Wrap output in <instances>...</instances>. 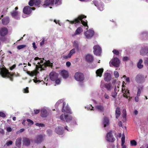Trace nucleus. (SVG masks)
<instances>
[{
  "instance_id": "45",
  "label": "nucleus",
  "mask_w": 148,
  "mask_h": 148,
  "mask_svg": "<svg viewBox=\"0 0 148 148\" xmlns=\"http://www.w3.org/2000/svg\"><path fill=\"white\" fill-rule=\"evenodd\" d=\"M114 75L115 77L116 78H118L119 76V74L117 71H115L114 72Z\"/></svg>"
},
{
  "instance_id": "46",
  "label": "nucleus",
  "mask_w": 148,
  "mask_h": 148,
  "mask_svg": "<svg viewBox=\"0 0 148 148\" xmlns=\"http://www.w3.org/2000/svg\"><path fill=\"white\" fill-rule=\"evenodd\" d=\"M142 89V87H141L139 88L138 89L137 95L138 96H140L141 93V91Z\"/></svg>"
},
{
  "instance_id": "51",
  "label": "nucleus",
  "mask_w": 148,
  "mask_h": 148,
  "mask_svg": "<svg viewBox=\"0 0 148 148\" xmlns=\"http://www.w3.org/2000/svg\"><path fill=\"white\" fill-rule=\"evenodd\" d=\"M113 53L115 54L116 55H119V52L117 50L115 49H114L112 51Z\"/></svg>"
},
{
  "instance_id": "5",
  "label": "nucleus",
  "mask_w": 148,
  "mask_h": 148,
  "mask_svg": "<svg viewBox=\"0 0 148 148\" xmlns=\"http://www.w3.org/2000/svg\"><path fill=\"white\" fill-rule=\"evenodd\" d=\"M63 102V100H60L56 103L55 106H58L61 103H63V106L62 110V112H65L71 114V110H70V108L68 106L65 107V105L66 104L65 103Z\"/></svg>"
},
{
  "instance_id": "18",
  "label": "nucleus",
  "mask_w": 148,
  "mask_h": 148,
  "mask_svg": "<svg viewBox=\"0 0 148 148\" xmlns=\"http://www.w3.org/2000/svg\"><path fill=\"white\" fill-rule=\"evenodd\" d=\"M32 141V140L29 139V138H23V145L28 146L29 145L30 142Z\"/></svg>"
},
{
  "instance_id": "6",
  "label": "nucleus",
  "mask_w": 148,
  "mask_h": 148,
  "mask_svg": "<svg viewBox=\"0 0 148 148\" xmlns=\"http://www.w3.org/2000/svg\"><path fill=\"white\" fill-rule=\"evenodd\" d=\"M74 77L77 81L80 82H83L84 79V75L80 72H76L75 74Z\"/></svg>"
},
{
  "instance_id": "33",
  "label": "nucleus",
  "mask_w": 148,
  "mask_h": 148,
  "mask_svg": "<svg viewBox=\"0 0 148 148\" xmlns=\"http://www.w3.org/2000/svg\"><path fill=\"white\" fill-rule=\"evenodd\" d=\"M105 87L108 90H110L113 88V86L110 83L104 84Z\"/></svg>"
},
{
  "instance_id": "15",
  "label": "nucleus",
  "mask_w": 148,
  "mask_h": 148,
  "mask_svg": "<svg viewBox=\"0 0 148 148\" xmlns=\"http://www.w3.org/2000/svg\"><path fill=\"white\" fill-rule=\"evenodd\" d=\"M84 34L87 38H91L93 36L94 31L92 30L89 29L85 32Z\"/></svg>"
},
{
  "instance_id": "13",
  "label": "nucleus",
  "mask_w": 148,
  "mask_h": 148,
  "mask_svg": "<svg viewBox=\"0 0 148 148\" xmlns=\"http://www.w3.org/2000/svg\"><path fill=\"white\" fill-rule=\"evenodd\" d=\"M93 2L95 5L97 7L98 10L102 11L104 9V6L102 3L100 2H99L96 1H94Z\"/></svg>"
},
{
  "instance_id": "49",
  "label": "nucleus",
  "mask_w": 148,
  "mask_h": 148,
  "mask_svg": "<svg viewBox=\"0 0 148 148\" xmlns=\"http://www.w3.org/2000/svg\"><path fill=\"white\" fill-rule=\"evenodd\" d=\"M34 3V0H30L29 2V4L30 6H32L33 5Z\"/></svg>"
},
{
  "instance_id": "40",
  "label": "nucleus",
  "mask_w": 148,
  "mask_h": 148,
  "mask_svg": "<svg viewBox=\"0 0 148 148\" xmlns=\"http://www.w3.org/2000/svg\"><path fill=\"white\" fill-rule=\"evenodd\" d=\"M55 1V2L54 5H55L56 6L60 5L62 3L61 0H54V1Z\"/></svg>"
},
{
  "instance_id": "10",
  "label": "nucleus",
  "mask_w": 148,
  "mask_h": 148,
  "mask_svg": "<svg viewBox=\"0 0 148 148\" xmlns=\"http://www.w3.org/2000/svg\"><path fill=\"white\" fill-rule=\"evenodd\" d=\"M93 52L97 56H99L101 52V48L98 45L95 46L93 47Z\"/></svg>"
},
{
  "instance_id": "4",
  "label": "nucleus",
  "mask_w": 148,
  "mask_h": 148,
  "mask_svg": "<svg viewBox=\"0 0 148 148\" xmlns=\"http://www.w3.org/2000/svg\"><path fill=\"white\" fill-rule=\"evenodd\" d=\"M60 119L62 121H66L67 122H69L71 121H72V125H74L76 124V122L74 120H72V118L71 116L65 115V114H62L60 116Z\"/></svg>"
},
{
  "instance_id": "22",
  "label": "nucleus",
  "mask_w": 148,
  "mask_h": 148,
  "mask_svg": "<svg viewBox=\"0 0 148 148\" xmlns=\"http://www.w3.org/2000/svg\"><path fill=\"white\" fill-rule=\"evenodd\" d=\"M75 53V48H73L71 49L69 53L67 55H64L63 58L65 59L70 58Z\"/></svg>"
},
{
  "instance_id": "56",
  "label": "nucleus",
  "mask_w": 148,
  "mask_h": 148,
  "mask_svg": "<svg viewBox=\"0 0 148 148\" xmlns=\"http://www.w3.org/2000/svg\"><path fill=\"white\" fill-rule=\"evenodd\" d=\"M12 129L10 127H7L6 128V130L8 132H10L12 131Z\"/></svg>"
},
{
  "instance_id": "31",
  "label": "nucleus",
  "mask_w": 148,
  "mask_h": 148,
  "mask_svg": "<svg viewBox=\"0 0 148 148\" xmlns=\"http://www.w3.org/2000/svg\"><path fill=\"white\" fill-rule=\"evenodd\" d=\"M103 71V69L102 68L99 69L97 70L96 72V76H99L100 77H101L102 73Z\"/></svg>"
},
{
  "instance_id": "34",
  "label": "nucleus",
  "mask_w": 148,
  "mask_h": 148,
  "mask_svg": "<svg viewBox=\"0 0 148 148\" xmlns=\"http://www.w3.org/2000/svg\"><path fill=\"white\" fill-rule=\"evenodd\" d=\"M73 47L77 49L78 50L79 49V42L77 40H75L73 42Z\"/></svg>"
},
{
  "instance_id": "59",
  "label": "nucleus",
  "mask_w": 148,
  "mask_h": 148,
  "mask_svg": "<svg viewBox=\"0 0 148 148\" xmlns=\"http://www.w3.org/2000/svg\"><path fill=\"white\" fill-rule=\"evenodd\" d=\"M66 65L67 66L69 67L71 65V63L70 62L67 61L66 62Z\"/></svg>"
},
{
  "instance_id": "20",
  "label": "nucleus",
  "mask_w": 148,
  "mask_h": 148,
  "mask_svg": "<svg viewBox=\"0 0 148 148\" xmlns=\"http://www.w3.org/2000/svg\"><path fill=\"white\" fill-rule=\"evenodd\" d=\"M148 51V47H142L140 51V53L141 55H146Z\"/></svg>"
},
{
  "instance_id": "26",
  "label": "nucleus",
  "mask_w": 148,
  "mask_h": 148,
  "mask_svg": "<svg viewBox=\"0 0 148 148\" xmlns=\"http://www.w3.org/2000/svg\"><path fill=\"white\" fill-rule=\"evenodd\" d=\"M95 108L98 111L100 112H103L104 110V106L101 104H99L96 106L95 107Z\"/></svg>"
},
{
  "instance_id": "19",
  "label": "nucleus",
  "mask_w": 148,
  "mask_h": 148,
  "mask_svg": "<svg viewBox=\"0 0 148 148\" xmlns=\"http://www.w3.org/2000/svg\"><path fill=\"white\" fill-rule=\"evenodd\" d=\"M8 33V30L6 27H3L0 29V35L4 36L6 35Z\"/></svg>"
},
{
  "instance_id": "53",
  "label": "nucleus",
  "mask_w": 148,
  "mask_h": 148,
  "mask_svg": "<svg viewBox=\"0 0 148 148\" xmlns=\"http://www.w3.org/2000/svg\"><path fill=\"white\" fill-rule=\"evenodd\" d=\"M117 93L115 92H112V96L114 98H115L117 95Z\"/></svg>"
},
{
  "instance_id": "38",
  "label": "nucleus",
  "mask_w": 148,
  "mask_h": 148,
  "mask_svg": "<svg viewBox=\"0 0 148 148\" xmlns=\"http://www.w3.org/2000/svg\"><path fill=\"white\" fill-rule=\"evenodd\" d=\"M140 36L142 37H144L146 38V39H148V33L143 32L140 34Z\"/></svg>"
},
{
  "instance_id": "42",
  "label": "nucleus",
  "mask_w": 148,
  "mask_h": 148,
  "mask_svg": "<svg viewBox=\"0 0 148 148\" xmlns=\"http://www.w3.org/2000/svg\"><path fill=\"white\" fill-rule=\"evenodd\" d=\"M34 4L36 5H38L40 3L41 0H34Z\"/></svg>"
},
{
  "instance_id": "17",
  "label": "nucleus",
  "mask_w": 148,
  "mask_h": 148,
  "mask_svg": "<svg viewBox=\"0 0 148 148\" xmlns=\"http://www.w3.org/2000/svg\"><path fill=\"white\" fill-rule=\"evenodd\" d=\"M12 16L16 19H19L20 18V13L18 11L13 10L11 12Z\"/></svg>"
},
{
  "instance_id": "60",
  "label": "nucleus",
  "mask_w": 148,
  "mask_h": 148,
  "mask_svg": "<svg viewBox=\"0 0 148 148\" xmlns=\"http://www.w3.org/2000/svg\"><path fill=\"white\" fill-rule=\"evenodd\" d=\"M128 59H129V58L128 57H126V56L124 57L123 58V60L124 61H126L128 60Z\"/></svg>"
},
{
  "instance_id": "50",
  "label": "nucleus",
  "mask_w": 148,
  "mask_h": 148,
  "mask_svg": "<svg viewBox=\"0 0 148 148\" xmlns=\"http://www.w3.org/2000/svg\"><path fill=\"white\" fill-rule=\"evenodd\" d=\"M123 118H125L126 115V111L125 110H123Z\"/></svg>"
},
{
  "instance_id": "48",
  "label": "nucleus",
  "mask_w": 148,
  "mask_h": 148,
  "mask_svg": "<svg viewBox=\"0 0 148 148\" xmlns=\"http://www.w3.org/2000/svg\"><path fill=\"white\" fill-rule=\"evenodd\" d=\"M125 142V136L124 135L121 138V144H124Z\"/></svg>"
},
{
  "instance_id": "44",
  "label": "nucleus",
  "mask_w": 148,
  "mask_h": 148,
  "mask_svg": "<svg viewBox=\"0 0 148 148\" xmlns=\"http://www.w3.org/2000/svg\"><path fill=\"white\" fill-rule=\"evenodd\" d=\"M86 108H87V110H94L93 109V107L92 106V105H89L88 106H87L85 107Z\"/></svg>"
},
{
  "instance_id": "16",
  "label": "nucleus",
  "mask_w": 148,
  "mask_h": 148,
  "mask_svg": "<svg viewBox=\"0 0 148 148\" xmlns=\"http://www.w3.org/2000/svg\"><path fill=\"white\" fill-rule=\"evenodd\" d=\"M44 137V136L43 135H40L38 136L36 138L35 143L37 144L40 143L43 141Z\"/></svg>"
},
{
  "instance_id": "63",
  "label": "nucleus",
  "mask_w": 148,
  "mask_h": 148,
  "mask_svg": "<svg viewBox=\"0 0 148 148\" xmlns=\"http://www.w3.org/2000/svg\"><path fill=\"white\" fill-rule=\"evenodd\" d=\"M138 96H139L137 95V96L135 97V100L136 102H138L139 101Z\"/></svg>"
},
{
  "instance_id": "52",
  "label": "nucleus",
  "mask_w": 148,
  "mask_h": 148,
  "mask_svg": "<svg viewBox=\"0 0 148 148\" xmlns=\"http://www.w3.org/2000/svg\"><path fill=\"white\" fill-rule=\"evenodd\" d=\"M36 125L38 126L39 127H44L45 126L44 124L42 123H36Z\"/></svg>"
},
{
  "instance_id": "32",
  "label": "nucleus",
  "mask_w": 148,
  "mask_h": 148,
  "mask_svg": "<svg viewBox=\"0 0 148 148\" xmlns=\"http://www.w3.org/2000/svg\"><path fill=\"white\" fill-rule=\"evenodd\" d=\"M86 59L88 62H90L93 61L94 60L93 56L90 54H88L86 56Z\"/></svg>"
},
{
  "instance_id": "9",
  "label": "nucleus",
  "mask_w": 148,
  "mask_h": 148,
  "mask_svg": "<svg viewBox=\"0 0 148 148\" xmlns=\"http://www.w3.org/2000/svg\"><path fill=\"white\" fill-rule=\"evenodd\" d=\"M124 83L123 82V83ZM123 83L122 85V92L123 94V96L124 97H125L126 98L128 99L129 100L131 99V97L130 96V94L129 92V90L127 88H125L124 86H123Z\"/></svg>"
},
{
  "instance_id": "21",
  "label": "nucleus",
  "mask_w": 148,
  "mask_h": 148,
  "mask_svg": "<svg viewBox=\"0 0 148 148\" xmlns=\"http://www.w3.org/2000/svg\"><path fill=\"white\" fill-rule=\"evenodd\" d=\"M51 79L52 81H55L58 77V74L55 72H51L49 74Z\"/></svg>"
},
{
  "instance_id": "14",
  "label": "nucleus",
  "mask_w": 148,
  "mask_h": 148,
  "mask_svg": "<svg viewBox=\"0 0 148 148\" xmlns=\"http://www.w3.org/2000/svg\"><path fill=\"white\" fill-rule=\"evenodd\" d=\"M54 0H45L43 6L46 7L47 6H53L54 5Z\"/></svg>"
},
{
  "instance_id": "62",
  "label": "nucleus",
  "mask_w": 148,
  "mask_h": 148,
  "mask_svg": "<svg viewBox=\"0 0 148 148\" xmlns=\"http://www.w3.org/2000/svg\"><path fill=\"white\" fill-rule=\"evenodd\" d=\"M32 45L33 47V48H34V49H35L37 48V47L35 43V42H34L32 43Z\"/></svg>"
},
{
  "instance_id": "55",
  "label": "nucleus",
  "mask_w": 148,
  "mask_h": 148,
  "mask_svg": "<svg viewBox=\"0 0 148 148\" xmlns=\"http://www.w3.org/2000/svg\"><path fill=\"white\" fill-rule=\"evenodd\" d=\"M0 116L2 117H5V115L3 112H0Z\"/></svg>"
},
{
  "instance_id": "27",
  "label": "nucleus",
  "mask_w": 148,
  "mask_h": 148,
  "mask_svg": "<svg viewBox=\"0 0 148 148\" xmlns=\"http://www.w3.org/2000/svg\"><path fill=\"white\" fill-rule=\"evenodd\" d=\"M10 22V19L8 17H5L2 20V24L4 25H7Z\"/></svg>"
},
{
  "instance_id": "1",
  "label": "nucleus",
  "mask_w": 148,
  "mask_h": 148,
  "mask_svg": "<svg viewBox=\"0 0 148 148\" xmlns=\"http://www.w3.org/2000/svg\"><path fill=\"white\" fill-rule=\"evenodd\" d=\"M30 62H32L36 66V69L33 71L30 72L27 71V73L31 76L34 75L36 76L39 73V71L45 70L46 66H51L53 62L48 61L47 63H43V60H41L40 58L38 57H36L34 60H31Z\"/></svg>"
},
{
  "instance_id": "25",
  "label": "nucleus",
  "mask_w": 148,
  "mask_h": 148,
  "mask_svg": "<svg viewBox=\"0 0 148 148\" xmlns=\"http://www.w3.org/2000/svg\"><path fill=\"white\" fill-rule=\"evenodd\" d=\"M40 111L41 116L43 117H46L48 115L47 110L44 108L41 109Z\"/></svg>"
},
{
  "instance_id": "41",
  "label": "nucleus",
  "mask_w": 148,
  "mask_h": 148,
  "mask_svg": "<svg viewBox=\"0 0 148 148\" xmlns=\"http://www.w3.org/2000/svg\"><path fill=\"white\" fill-rule=\"evenodd\" d=\"M26 121L28 122L27 125L28 126H31L34 123L33 121L30 119H27Z\"/></svg>"
},
{
  "instance_id": "39",
  "label": "nucleus",
  "mask_w": 148,
  "mask_h": 148,
  "mask_svg": "<svg viewBox=\"0 0 148 148\" xmlns=\"http://www.w3.org/2000/svg\"><path fill=\"white\" fill-rule=\"evenodd\" d=\"M130 145L132 146H136L137 145V142L134 140H132L130 141Z\"/></svg>"
},
{
  "instance_id": "58",
  "label": "nucleus",
  "mask_w": 148,
  "mask_h": 148,
  "mask_svg": "<svg viewBox=\"0 0 148 148\" xmlns=\"http://www.w3.org/2000/svg\"><path fill=\"white\" fill-rule=\"evenodd\" d=\"M55 81H56V84L57 85L59 84L60 82V81L59 79H57Z\"/></svg>"
},
{
  "instance_id": "37",
  "label": "nucleus",
  "mask_w": 148,
  "mask_h": 148,
  "mask_svg": "<svg viewBox=\"0 0 148 148\" xmlns=\"http://www.w3.org/2000/svg\"><path fill=\"white\" fill-rule=\"evenodd\" d=\"M83 30L82 29V28L79 27L76 30L75 34V35L79 34Z\"/></svg>"
},
{
  "instance_id": "35",
  "label": "nucleus",
  "mask_w": 148,
  "mask_h": 148,
  "mask_svg": "<svg viewBox=\"0 0 148 148\" xmlns=\"http://www.w3.org/2000/svg\"><path fill=\"white\" fill-rule=\"evenodd\" d=\"M116 118H118L120 116L121 114L120 109L119 108H117L116 111Z\"/></svg>"
},
{
  "instance_id": "24",
  "label": "nucleus",
  "mask_w": 148,
  "mask_h": 148,
  "mask_svg": "<svg viewBox=\"0 0 148 148\" xmlns=\"http://www.w3.org/2000/svg\"><path fill=\"white\" fill-rule=\"evenodd\" d=\"M61 75L63 77L64 79H66L69 76V73L66 70H63L61 71Z\"/></svg>"
},
{
  "instance_id": "12",
  "label": "nucleus",
  "mask_w": 148,
  "mask_h": 148,
  "mask_svg": "<svg viewBox=\"0 0 148 148\" xmlns=\"http://www.w3.org/2000/svg\"><path fill=\"white\" fill-rule=\"evenodd\" d=\"M106 139L108 141L110 142H113L115 140L111 132H109L107 134Z\"/></svg>"
},
{
  "instance_id": "3",
  "label": "nucleus",
  "mask_w": 148,
  "mask_h": 148,
  "mask_svg": "<svg viewBox=\"0 0 148 148\" xmlns=\"http://www.w3.org/2000/svg\"><path fill=\"white\" fill-rule=\"evenodd\" d=\"M86 18V16L82 15L79 16L77 18L75 19L74 21H71V23L72 24L74 23H79L80 21H81V23L83 25L87 27L86 29H87L88 27L87 25L86 20V22H85L82 20L83 18Z\"/></svg>"
},
{
  "instance_id": "47",
  "label": "nucleus",
  "mask_w": 148,
  "mask_h": 148,
  "mask_svg": "<svg viewBox=\"0 0 148 148\" xmlns=\"http://www.w3.org/2000/svg\"><path fill=\"white\" fill-rule=\"evenodd\" d=\"M12 143L13 142L11 140H9L6 143L5 145L7 146H9L12 145Z\"/></svg>"
},
{
  "instance_id": "36",
  "label": "nucleus",
  "mask_w": 148,
  "mask_h": 148,
  "mask_svg": "<svg viewBox=\"0 0 148 148\" xmlns=\"http://www.w3.org/2000/svg\"><path fill=\"white\" fill-rule=\"evenodd\" d=\"M143 61L142 59H140L137 64V67L139 69H141L143 67V65L142 64Z\"/></svg>"
},
{
  "instance_id": "29",
  "label": "nucleus",
  "mask_w": 148,
  "mask_h": 148,
  "mask_svg": "<svg viewBox=\"0 0 148 148\" xmlns=\"http://www.w3.org/2000/svg\"><path fill=\"white\" fill-rule=\"evenodd\" d=\"M103 123L104 127L108 126L110 124L109 120L108 118L107 117H104V118Z\"/></svg>"
},
{
  "instance_id": "54",
  "label": "nucleus",
  "mask_w": 148,
  "mask_h": 148,
  "mask_svg": "<svg viewBox=\"0 0 148 148\" xmlns=\"http://www.w3.org/2000/svg\"><path fill=\"white\" fill-rule=\"evenodd\" d=\"M103 97L106 99H108L109 98V95L106 93L104 94L103 95Z\"/></svg>"
},
{
  "instance_id": "8",
  "label": "nucleus",
  "mask_w": 148,
  "mask_h": 148,
  "mask_svg": "<svg viewBox=\"0 0 148 148\" xmlns=\"http://www.w3.org/2000/svg\"><path fill=\"white\" fill-rule=\"evenodd\" d=\"M146 77L143 75L138 74L135 77L136 81L138 83H142L145 82Z\"/></svg>"
},
{
  "instance_id": "7",
  "label": "nucleus",
  "mask_w": 148,
  "mask_h": 148,
  "mask_svg": "<svg viewBox=\"0 0 148 148\" xmlns=\"http://www.w3.org/2000/svg\"><path fill=\"white\" fill-rule=\"evenodd\" d=\"M120 62L119 59L117 58H113L110 62V66H113L114 67H118L119 66Z\"/></svg>"
},
{
  "instance_id": "2",
  "label": "nucleus",
  "mask_w": 148,
  "mask_h": 148,
  "mask_svg": "<svg viewBox=\"0 0 148 148\" xmlns=\"http://www.w3.org/2000/svg\"><path fill=\"white\" fill-rule=\"evenodd\" d=\"M0 74L3 77L9 78L10 80L12 81L11 77L13 75L10 73L3 65L0 66Z\"/></svg>"
},
{
  "instance_id": "23",
  "label": "nucleus",
  "mask_w": 148,
  "mask_h": 148,
  "mask_svg": "<svg viewBox=\"0 0 148 148\" xmlns=\"http://www.w3.org/2000/svg\"><path fill=\"white\" fill-rule=\"evenodd\" d=\"M55 131L57 134L60 135H62L64 133L63 127L60 126L58 127L55 130Z\"/></svg>"
},
{
  "instance_id": "64",
  "label": "nucleus",
  "mask_w": 148,
  "mask_h": 148,
  "mask_svg": "<svg viewBox=\"0 0 148 148\" xmlns=\"http://www.w3.org/2000/svg\"><path fill=\"white\" fill-rule=\"evenodd\" d=\"M144 63L145 64H148V58L145 59L144 61Z\"/></svg>"
},
{
  "instance_id": "11",
  "label": "nucleus",
  "mask_w": 148,
  "mask_h": 148,
  "mask_svg": "<svg viewBox=\"0 0 148 148\" xmlns=\"http://www.w3.org/2000/svg\"><path fill=\"white\" fill-rule=\"evenodd\" d=\"M32 10H35V8H32L29 6L25 7L23 9V12L25 14L29 15L31 13Z\"/></svg>"
},
{
  "instance_id": "57",
  "label": "nucleus",
  "mask_w": 148,
  "mask_h": 148,
  "mask_svg": "<svg viewBox=\"0 0 148 148\" xmlns=\"http://www.w3.org/2000/svg\"><path fill=\"white\" fill-rule=\"evenodd\" d=\"M28 88L26 87L25 88L23 89V92L24 93H28L29 92V90H28Z\"/></svg>"
},
{
  "instance_id": "43",
  "label": "nucleus",
  "mask_w": 148,
  "mask_h": 148,
  "mask_svg": "<svg viewBox=\"0 0 148 148\" xmlns=\"http://www.w3.org/2000/svg\"><path fill=\"white\" fill-rule=\"evenodd\" d=\"M26 46L25 45H19L17 46V49L18 50H20L25 48Z\"/></svg>"
},
{
  "instance_id": "30",
  "label": "nucleus",
  "mask_w": 148,
  "mask_h": 148,
  "mask_svg": "<svg viewBox=\"0 0 148 148\" xmlns=\"http://www.w3.org/2000/svg\"><path fill=\"white\" fill-rule=\"evenodd\" d=\"M21 140L22 138L21 137L18 138L16 140L15 145L18 148L21 147Z\"/></svg>"
},
{
  "instance_id": "28",
  "label": "nucleus",
  "mask_w": 148,
  "mask_h": 148,
  "mask_svg": "<svg viewBox=\"0 0 148 148\" xmlns=\"http://www.w3.org/2000/svg\"><path fill=\"white\" fill-rule=\"evenodd\" d=\"M111 79L110 74L109 73H106L104 75V80L107 82L110 81Z\"/></svg>"
},
{
  "instance_id": "61",
  "label": "nucleus",
  "mask_w": 148,
  "mask_h": 148,
  "mask_svg": "<svg viewBox=\"0 0 148 148\" xmlns=\"http://www.w3.org/2000/svg\"><path fill=\"white\" fill-rule=\"evenodd\" d=\"M34 113L36 114H38L40 110H34Z\"/></svg>"
}]
</instances>
